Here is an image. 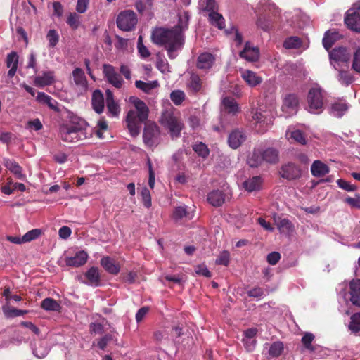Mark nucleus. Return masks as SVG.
Listing matches in <instances>:
<instances>
[{
    "instance_id": "obj_62",
    "label": "nucleus",
    "mask_w": 360,
    "mask_h": 360,
    "mask_svg": "<svg viewBox=\"0 0 360 360\" xmlns=\"http://www.w3.org/2000/svg\"><path fill=\"white\" fill-rule=\"evenodd\" d=\"M195 272L198 275L203 276L207 278H210L212 276L211 272L205 264L196 266L195 267Z\"/></svg>"
},
{
    "instance_id": "obj_50",
    "label": "nucleus",
    "mask_w": 360,
    "mask_h": 360,
    "mask_svg": "<svg viewBox=\"0 0 360 360\" xmlns=\"http://www.w3.org/2000/svg\"><path fill=\"white\" fill-rule=\"evenodd\" d=\"M186 95L183 91L174 90L170 94V99L176 105H180L185 100Z\"/></svg>"
},
{
    "instance_id": "obj_22",
    "label": "nucleus",
    "mask_w": 360,
    "mask_h": 360,
    "mask_svg": "<svg viewBox=\"0 0 360 360\" xmlns=\"http://www.w3.org/2000/svg\"><path fill=\"white\" fill-rule=\"evenodd\" d=\"M207 200L214 207H220L225 202V194L219 190H214L209 193Z\"/></svg>"
},
{
    "instance_id": "obj_51",
    "label": "nucleus",
    "mask_w": 360,
    "mask_h": 360,
    "mask_svg": "<svg viewBox=\"0 0 360 360\" xmlns=\"http://www.w3.org/2000/svg\"><path fill=\"white\" fill-rule=\"evenodd\" d=\"M193 150L198 153L199 156H201L203 158H206L210 153L207 146L202 142L194 144L193 146Z\"/></svg>"
},
{
    "instance_id": "obj_35",
    "label": "nucleus",
    "mask_w": 360,
    "mask_h": 360,
    "mask_svg": "<svg viewBox=\"0 0 360 360\" xmlns=\"http://www.w3.org/2000/svg\"><path fill=\"white\" fill-rule=\"evenodd\" d=\"M224 110L229 113L236 114L239 112V107L233 98L225 97L222 100Z\"/></svg>"
},
{
    "instance_id": "obj_59",
    "label": "nucleus",
    "mask_w": 360,
    "mask_h": 360,
    "mask_svg": "<svg viewBox=\"0 0 360 360\" xmlns=\"http://www.w3.org/2000/svg\"><path fill=\"white\" fill-rule=\"evenodd\" d=\"M49 40V45L54 47L59 41V35L55 30H50L46 36Z\"/></svg>"
},
{
    "instance_id": "obj_4",
    "label": "nucleus",
    "mask_w": 360,
    "mask_h": 360,
    "mask_svg": "<svg viewBox=\"0 0 360 360\" xmlns=\"http://www.w3.org/2000/svg\"><path fill=\"white\" fill-rule=\"evenodd\" d=\"M323 94L320 87L311 88L307 95L309 111L312 113H319L323 105Z\"/></svg>"
},
{
    "instance_id": "obj_6",
    "label": "nucleus",
    "mask_w": 360,
    "mask_h": 360,
    "mask_svg": "<svg viewBox=\"0 0 360 360\" xmlns=\"http://www.w3.org/2000/svg\"><path fill=\"white\" fill-rule=\"evenodd\" d=\"M136 23V14L131 11H122L117 18V25L123 31H130Z\"/></svg>"
},
{
    "instance_id": "obj_31",
    "label": "nucleus",
    "mask_w": 360,
    "mask_h": 360,
    "mask_svg": "<svg viewBox=\"0 0 360 360\" xmlns=\"http://www.w3.org/2000/svg\"><path fill=\"white\" fill-rule=\"evenodd\" d=\"M340 38V34L335 32L328 31L323 38V45L328 51L334 43Z\"/></svg>"
},
{
    "instance_id": "obj_24",
    "label": "nucleus",
    "mask_w": 360,
    "mask_h": 360,
    "mask_svg": "<svg viewBox=\"0 0 360 360\" xmlns=\"http://www.w3.org/2000/svg\"><path fill=\"white\" fill-rule=\"evenodd\" d=\"M36 100L39 103L47 105L50 109L55 112H59L60 110L58 107V102L44 92H38Z\"/></svg>"
},
{
    "instance_id": "obj_40",
    "label": "nucleus",
    "mask_w": 360,
    "mask_h": 360,
    "mask_svg": "<svg viewBox=\"0 0 360 360\" xmlns=\"http://www.w3.org/2000/svg\"><path fill=\"white\" fill-rule=\"evenodd\" d=\"M262 162V150H254L248 158V164L251 167H257Z\"/></svg>"
},
{
    "instance_id": "obj_34",
    "label": "nucleus",
    "mask_w": 360,
    "mask_h": 360,
    "mask_svg": "<svg viewBox=\"0 0 360 360\" xmlns=\"http://www.w3.org/2000/svg\"><path fill=\"white\" fill-rule=\"evenodd\" d=\"M242 77L251 86H255L262 82V78L250 70L243 71Z\"/></svg>"
},
{
    "instance_id": "obj_39",
    "label": "nucleus",
    "mask_w": 360,
    "mask_h": 360,
    "mask_svg": "<svg viewBox=\"0 0 360 360\" xmlns=\"http://www.w3.org/2000/svg\"><path fill=\"white\" fill-rule=\"evenodd\" d=\"M209 20L212 25L217 27L219 29L222 30L224 27V19L222 15L215 11L209 13Z\"/></svg>"
},
{
    "instance_id": "obj_52",
    "label": "nucleus",
    "mask_w": 360,
    "mask_h": 360,
    "mask_svg": "<svg viewBox=\"0 0 360 360\" xmlns=\"http://www.w3.org/2000/svg\"><path fill=\"white\" fill-rule=\"evenodd\" d=\"M286 136L288 139H292L302 145L306 144L305 137L300 130H296L291 132L288 131L286 133Z\"/></svg>"
},
{
    "instance_id": "obj_15",
    "label": "nucleus",
    "mask_w": 360,
    "mask_h": 360,
    "mask_svg": "<svg viewBox=\"0 0 360 360\" xmlns=\"http://www.w3.org/2000/svg\"><path fill=\"white\" fill-rule=\"evenodd\" d=\"M127 127L131 136H136L140 132L141 124L138 118H136V112L129 110L127 116Z\"/></svg>"
},
{
    "instance_id": "obj_53",
    "label": "nucleus",
    "mask_w": 360,
    "mask_h": 360,
    "mask_svg": "<svg viewBox=\"0 0 360 360\" xmlns=\"http://www.w3.org/2000/svg\"><path fill=\"white\" fill-rule=\"evenodd\" d=\"M262 181H243L242 187L248 192L259 191L262 188Z\"/></svg>"
},
{
    "instance_id": "obj_16",
    "label": "nucleus",
    "mask_w": 360,
    "mask_h": 360,
    "mask_svg": "<svg viewBox=\"0 0 360 360\" xmlns=\"http://www.w3.org/2000/svg\"><path fill=\"white\" fill-rule=\"evenodd\" d=\"M348 110V105L345 100L338 99L334 101L330 107V114L336 117H341Z\"/></svg>"
},
{
    "instance_id": "obj_2",
    "label": "nucleus",
    "mask_w": 360,
    "mask_h": 360,
    "mask_svg": "<svg viewBox=\"0 0 360 360\" xmlns=\"http://www.w3.org/2000/svg\"><path fill=\"white\" fill-rule=\"evenodd\" d=\"M89 124L84 120H79L77 122L63 124L60 128L61 139L65 142H76L92 136V130L87 132Z\"/></svg>"
},
{
    "instance_id": "obj_64",
    "label": "nucleus",
    "mask_w": 360,
    "mask_h": 360,
    "mask_svg": "<svg viewBox=\"0 0 360 360\" xmlns=\"http://www.w3.org/2000/svg\"><path fill=\"white\" fill-rule=\"evenodd\" d=\"M352 68L360 74V51H356L353 57Z\"/></svg>"
},
{
    "instance_id": "obj_44",
    "label": "nucleus",
    "mask_w": 360,
    "mask_h": 360,
    "mask_svg": "<svg viewBox=\"0 0 360 360\" xmlns=\"http://www.w3.org/2000/svg\"><path fill=\"white\" fill-rule=\"evenodd\" d=\"M348 328L354 333L360 331V312L354 313L351 316Z\"/></svg>"
},
{
    "instance_id": "obj_55",
    "label": "nucleus",
    "mask_w": 360,
    "mask_h": 360,
    "mask_svg": "<svg viewBox=\"0 0 360 360\" xmlns=\"http://www.w3.org/2000/svg\"><path fill=\"white\" fill-rule=\"evenodd\" d=\"M141 196L143 205L147 208L150 207L152 203L151 195L149 189L146 187L142 188L141 191Z\"/></svg>"
},
{
    "instance_id": "obj_38",
    "label": "nucleus",
    "mask_w": 360,
    "mask_h": 360,
    "mask_svg": "<svg viewBox=\"0 0 360 360\" xmlns=\"http://www.w3.org/2000/svg\"><path fill=\"white\" fill-rule=\"evenodd\" d=\"M172 219L175 221H178L183 218L191 219V217L189 216V212L187 211L186 205L179 206L174 208L172 215Z\"/></svg>"
},
{
    "instance_id": "obj_42",
    "label": "nucleus",
    "mask_w": 360,
    "mask_h": 360,
    "mask_svg": "<svg viewBox=\"0 0 360 360\" xmlns=\"http://www.w3.org/2000/svg\"><path fill=\"white\" fill-rule=\"evenodd\" d=\"M135 86L143 92L149 94L153 89L158 86V82L157 81L145 82L141 80H137L135 82Z\"/></svg>"
},
{
    "instance_id": "obj_45",
    "label": "nucleus",
    "mask_w": 360,
    "mask_h": 360,
    "mask_svg": "<svg viewBox=\"0 0 360 360\" xmlns=\"http://www.w3.org/2000/svg\"><path fill=\"white\" fill-rule=\"evenodd\" d=\"M338 79L340 82L345 85L352 84L354 80L353 75L349 71L344 70H339Z\"/></svg>"
},
{
    "instance_id": "obj_11",
    "label": "nucleus",
    "mask_w": 360,
    "mask_h": 360,
    "mask_svg": "<svg viewBox=\"0 0 360 360\" xmlns=\"http://www.w3.org/2000/svg\"><path fill=\"white\" fill-rule=\"evenodd\" d=\"M350 51L343 46L334 48L329 52L330 63H347L350 58Z\"/></svg>"
},
{
    "instance_id": "obj_1",
    "label": "nucleus",
    "mask_w": 360,
    "mask_h": 360,
    "mask_svg": "<svg viewBox=\"0 0 360 360\" xmlns=\"http://www.w3.org/2000/svg\"><path fill=\"white\" fill-rule=\"evenodd\" d=\"M153 43L164 46L170 59L177 57L184 44V36L178 28L155 30L152 34Z\"/></svg>"
},
{
    "instance_id": "obj_57",
    "label": "nucleus",
    "mask_w": 360,
    "mask_h": 360,
    "mask_svg": "<svg viewBox=\"0 0 360 360\" xmlns=\"http://www.w3.org/2000/svg\"><path fill=\"white\" fill-rule=\"evenodd\" d=\"M230 260V254L228 251L224 250L219 254L216 259V264L228 266Z\"/></svg>"
},
{
    "instance_id": "obj_37",
    "label": "nucleus",
    "mask_w": 360,
    "mask_h": 360,
    "mask_svg": "<svg viewBox=\"0 0 360 360\" xmlns=\"http://www.w3.org/2000/svg\"><path fill=\"white\" fill-rule=\"evenodd\" d=\"M4 162L6 168L15 174V178H23V175L21 173V167L17 162L11 159H4Z\"/></svg>"
},
{
    "instance_id": "obj_54",
    "label": "nucleus",
    "mask_w": 360,
    "mask_h": 360,
    "mask_svg": "<svg viewBox=\"0 0 360 360\" xmlns=\"http://www.w3.org/2000/svg\"><path fill=\"white\" fill-rule=\"evenodd\" d=\"M80 18L81 17L76 13H70L68 17L67 23L72 29L76 30L80 25Z\"/></svg>"
},
{
    "instance_id": "obj_19",
    "label": "nucleus",
    "mask_w": 360,
    "mask_h": 360,
    "mask_svg": "<svg viewBox=\"0 0 360 360\" xmlns=\"http://www.w3.org/2000/svg\"><path fill=\"white\" fill-rule=\"evenodd\" d=\"M259 49L257 47L252 46L250 42H247L242 51L240 52V56L248 61H256L259 58Z\"/></svg>"
},
{
    "instance_id": "obj_25",
    "label": "nucleus",
    "mask_w": 360,
    "mask_h": 360,
    "mask_svg": "<svg viewBox=\"0 0 360 360\" xmlns=\"http://www.w3.org/2000/svg\"><path fill=\"white\" fill-rule=\"evenodd\" d=\"M6 66L10 68L8 72V76L13 77L16 73V70L18 65V55L16 52L12 51L10 53L6 58Z\"/></svg>"
},
{
    "instance_id": "obj_14",
    "label": "nucleus",
    "mask_w": 360,
    "mask_h": 360,
    "mask_svg": "<svg viewBox=\"0 0 360 360\" xmlns=\"http://www.w3.org/2000/svg\"><path fill=\"white\" fill-rule=\"evenodd\" d=\"M89 255L84 250L77 252L73 257H68L65 259V264L71 267H79L86 264Z\"/></svg>"
},
{
    "instance_id": "obj_60",
    "label": "nucleus",
    "mask_w": 360,
    "mask_h": 360,
    "mask_svg": "<svg viewBox=\"0 0 360 360\" xmlns=\"http://www.w3.org/2000/svg\"><path fill=\"white\" fill-rule=\"evenodd\" d=\"M200 6L202 10L210 13L215 10L216 3L214 0H200Z\"/></svg>"
},
{
    "instance_id": "obj_56",
    "label": "nucleus",
    "mask_w": 360,
    "mask_h": 360,
    "mask_svg": "<svg viewBox=\"0 0 360 360\" xmlns=\"http://www.w3.org/2000/svg\"><path fill=\"white\" fill-rule=\"evenodd\" d=\"M41 233L42 231L40 229H34L27 232L22 236V240H24L25 243L32 241L37 238L41 234Z\"/></svg>"
},
{
    "instance_id": "obj_58",
    "label": "nucleus",
    "mask_w": 360,
    "mask_h": 360,
    "mask_svg": "<svg viewBox=\"0 0 360 360\" xmlns=\"http://www.w3.org/2000/svg\"><path fill=\"white\" fill-rule=\"evenodd\" d=\"M301 41L298 37H291L287 39L283 44V46L286 49H295L300 46Z\"/></svg>"
},
{
    "instance_id": "obj_17",
    "label": "nucleus",
    "mask_w": 360,
    "mask_h": 360,
    "mask_svg": "<svg viewBox=\"0 0 360 360\" xmlns=\"http://www.w3.org/2000/svg\"><path fill=\"white\" fill-rule=\"evenodd\" d=\"M246 135L242 130H234L229 136L228 143L233 149L238 148L245 140Z\"/></svg>"
},
{
    "instance_id": "obj_29",
    "label": "nucleus",
    "mask_w": 360,
    "mask_h": 360,
    "mask_svg": "<svg viewBox=\"0 0 360 360\" xmlns=\"http://www.w3.org/2000/svg\"><path fill=\"white\" fill-rule=\"evenodd\" d=\"M92 106L97 113L103 112L104 108V98L100 90H95L92 95Z\"/></svg>"
},
{
    "instance_id": "obj_21",
    "label": "nucleus",
    "mask_w": 360,
    "mask_h": 360,
    "mask_svg": "<svg viewBox=\"0 0 360 360\" xmlns=\"http://www.w3.org/2000/svg\"><path fill=\"white\" fill-rule=\"evenodd\" d=\"M54 82L53 72L51 71L43 72L41 75L37 76L34 79V84L38 87H44L53 84Z\"/></svg>"
},
{
    "instance_id": "obj_20",
    "label": "nucleus",
    "mask_w": 360,
    "mask_h": 360,
    "mask_svg": "<svg viewBox=\"0 0 360 360\" xmlns=\"http://www.w3.org/2000/svg\"><path fill=\"white\" fill-rule=\"evenodd\" d=\"M350 301L352 303L360 307V280H352L349 283Z\"/></svg>"
},
{
    "instance_id": "obj_10",
    "label": "nucleus",
    "mask_w": 360,
    "mask_h": 360,
    "mask_svg": "<svg viewBox=\"0 0 360 360\" xmlns=\"http://www.w3.org/2000/svg\"><path fill=\"white\" fill-rule=\"evenodd\" d=\"M281 177L288 180H295L302 176V170L292 162L282 165L279 171Z\"/></svg>"
},
{
    "instance_id": "obj_43",
    "label": "nucleus",
    "mask_w": 360,
    "mask_h": 360,
    "mask_svg": "<svg viewBox=\"0 0 360 360\" xmlns=\"http://www.w3.org/2000/svg\"><path fill=\"white\" fill-rule=\"evenodd\" d=\"M189 20V14L187 11H183L179 13L178 25L174 28H178V30L183 33V31L188 27V22Z\"/></svg>"
},
{
    "instance_id": "obj_27",
    "label": "nucleus",
    "mask_w": 360,
    "mask_h": 360,
    "mask_svg": "<svg viewBox=\"0 0 360 360\" xmlns=\"http://www.w3.org/2000/svg\"><path fill=\"white\" fill-rule=\"evenodd\" d=\"M263 162L269 164H276L279 162V152L274 148H268L262 151Z\"/></svg>"
},
{
    "instance_id": "obj_13",
    "label": "nucleus",
    "mask_w": 360,
    "mask_h": 360,
    "mask_svg": "<svg viewBox=\"0 0 360 360\" xmlns=\"http://www.w3.org/2000/svg\"><path fill=\"white\" fill-rule=\"evenodd\" d=\"M130 101L135 107V110H132L136 112V118H138L140 122L146 120L148 116V108L146 103L136 97H131Z\"/></svg>"
},
{
    "instance_id": "obj_33",
    "label": "nucleus",
    "mask_w": 360,
    "mask_h": 360,
    "mask_svg": "<svg viewBox=\"0 0 360 360\" xmlns=\"http://www.w3.org/2000/svg\"><path fill=\"white\" fill-rule=\"evenodd\" d=\"M74 82L77 86L86 88L87 86V80L84 71L79 68H75L72 72Z\"/></svg>"
},
{
    "instance_id": "obj_36",
    "label": "nucleus",
    "mask_w": 360,
    "mask_h": 360,
    "mask_svg": "<svg viewBox=\"0 0 360 360\" xmlns=\"http://www.w3.org/2000/svg\"><path fill=\"white\" fill-rule=\"evenodd\" d=\"M41 307L46 311H60L61 307L60 304L53 298L47 297L41 302Z\"/></svg>"
},
{
    "instance_id": "obj_49",
    "label": "nucleus",
    "mask_w": 360,
    "mask_h": 360,
    "mask_svg": "<svg viewBox=\"0 0 360 360\" xmlns=\"http://www.w3.org/2000/svg\"><path fill=\"white\" fill-rule=\"evenodd\" d=\"M314 340V335L311 333H306L302 338V343L306 349L311 352L315 351V347L311 345Z\"/></svg>"
},
{
    "instance_id": "obj_41",
    "label": "nucleus",
    "mask_w": 360,
    "mask_h": 360,
    "mask_svg": "<svg viewBox=\"0 0 360 360\" xmlns=\"http://www.w3.org/2000/svg\"><path fill=\"white\" fill-rule=\"evenodd\" d=\"M284 350V345L281 341L273 342L269 349V355L272 358H276L281 355Z\"/></svg>"
},
{
    "instance_id": "obj_28",
    "label": "nucleus",
    "mask_w": 360,
    "mask_h": 360,
    "mask_svg": "<svg viewBox=\"0 0 360 360\" xmlns=\"http://www.w3.org/2000/svg\"><path fill=\"white\" fill-rule=\"evenodd\" d=\"M214 60V58L211 53H203L198 58L197 67L202 70L209 69L212 67Z\"/></svg>"
},
{
    "instance_id": "obj_12",
    "label": "nucleus",
    "mask_w": 360,
    "mask_h": 360,
    "mask_svg": "<svg viewBox=\"0 0 360 360\" xmlns=\"http://www.w3.org/2000/svg\"><path fill=\"white\" fill-rule=\"evenodd\" d=\"M298 99L294 94L287 95L283 102L281 110L286 117L295 115L297 111Z\"/></svg>"
},
{
    "instance_id": "obj_7",
    "label": "nucleus",
    "mask_w": 360,
    "mask_h": 360,
    "mask_svg": "<svg viewBox=\"0 0 360 360\" xmlns=\"http://www.w3.org/2000/svg\"><path fill=\"white\" fill-rule=\"evenodd\" d=\"M345 22L352 31L360 32V6L354 5L347 11Z\"/></svg>"
},
{
    "instance_id": "obj_18",
    "label": "nucleus",
    "mask_w": 360,
    "mask_h": 360,
    "mask_svg": "<svg viewBox=\"0 0 360 360\" xmlns=\"http://www.w3.org/2000/svg\"><path fill=\"white\" fill-rule=\"evenodd\" d=\"M101 265L109 274L117 275L120 271V266L116 261L108 256L103 257L101 259Z\"/></svg>"
},
{
    "instance_id": "obj_26",
    "label": "nucleus",
    "mask_w": 360,
    "mask_h": 360,
    "mask_svg": "<svg viewBox=\"0 0 360 360\" xmlns=\"http://www.w3.org/2000/svg\"><path fill=\"white\" fill-rule=\"evenodd\" d=\"M85 277L87 279L86 283L88 285L93 286H98L101 283V276L99 274L98 267H91L86 273Z\"/></svg>"
},
{
    "instance_id": "obj_5",
    "label": "nucleus",
    "mask_w": 360,
    "mask_h": 360,
    "mask_svg": "<svg viewBox=\"0 0 360 360\" xmlns=\"http://www.w3.org/2000/svg\"><path fill=\"white\" fill-rule=\"evenodd\" d=\"M252 122L255 125V129L258 133L263 134L267 131L268 127L271 124L270 117H268L266 112L261 109H252L250 112Z\"/></svg>"
},
{
    "instance_id": "obj_63",
    "label": "nucleus",
    "mask_w": 360,
    "mask_h": 360,
    "mask_svg": "<svg viewBox=\"0 0 360 360\" xmlns=\"http://www.w3.org/2000/svg\"><path fill=\"white\" fill-rule=\"evenodd\" d=\"M281 259V254L278 252H272L267 255L266 260L270 265H276Z\"/></svg>"
},
{
    "instance_id": "obj_48",
    "label": "nucleus",
    "mask_w": 360,
    "mask_h": 360,
    "mask_svg": "<svg viewBox=\"0 0 360 360\" xmlns=\"http://www.w3.org/2000/svg\"><path fill=\"white\" fill-rule=\"evenodd\" d=\"M112 341H115L117 343V339L115 337L114 335L111 333H107L104 335L101 338H100L97 342V346L99 349L104 350L108 343Z\"/></svg>"
},
{
    "instance_id": "obj_30",
    "label": "nucleus",
    "mask_w": 360,
    "mask_h": 360,
    "mask_svg": "<svg viewBox=\"0 0 360 360\" xmlns=\"http://www.w3.org/2000/svg\"><path fill=\"white\" fill-rule=\"evenodd\" d=\"M106 105L108 110L113 116H117L120 112L118 104L114 101L112 92L108 89L105 91Z\"/></svg>"
},
{
    "instance_id": "obj_61",
    "label": "nucleus",
    "mask_w": 360,
    "mask_h": 360,
    "mask_svg": "<svg viewBox=\"0 0 360 360\" xmlns=\"http://www.w3.org/2000/svg\"><path fill=\"white\" fill-rule=\"evenodd\" d=\"M166 339H167V334L165 330H157L153 333V340L158 344Z\"/></svg>"
},
{
    "instance_id": "obj_23",
    "label": "nucleus",
    "mask_w": 360,
    "mask_h": 360,
    "mask_svg": "<svg viewBox=\"0 0 360 360\" xmlns=\"http://www.w3.org/2000/svg\"><path fill=\"white\" fill-rule=\"evenodd\" d=\"M311 172L314 176L320 178L329 172V168L321 160H315L311 166Z\"/></svg>"
},
{
    "instance_id": "obj_8",
    "label": "nucleus",
    "mask_w": 360,
    "mask_h": 360,
    "mask_svg": "<svg viewBox=\"0 0 360 360\" xmlns=\"http://www.w3.org/2000/svg\"><path fill=\"white\" fill-rule=\"evenodd\" d=\"M103 72L107 81L114 87L120 89L122 86L124 80L112 65L104 64Z\"/></svg>"
},
{
    "instance_id": "obj_9",
    "label": "nucleus",
    "mask_w": 360,
    "mask_h": 360,
    "mask_svg": "<svg viewBox=\"0 0 360 360\" xmlns=\"http://www.w3.org/2000/svg\"><path fill=\"white\" fill-rule=\"evenodd\" d=\"M160 135L159 127L154 123H146L143 130V139L148 146L156 144Z\"/></svg>"
},
{
    "instance_id": "obj_47",
    "label": "nucleus",
    "mask_w": 360,
    "mask_h": 360,
    "mask_svg": "<svg viewBox=\"0 0 360 360\" xmlns=\"http://www.w3.org/2000/svg\"><path fill=\"white\" fill-rule=\"evenodd\" d=\"M278 229L281 231H292L293 230V225L290 220L288 219H281L275 220Z\"/></svg>"
},
{
    "instance_id": "obj_32",
    "label": "nucleus",
    "mask_w": 360,
    "mask_h": 360,
    "mask_svg": "<svg viewBox=\"0 0 360 360\" xmlns=\"http://www.w3.org/2000/svg\"><path fill=\"white\" fill-rule=\"evenodd\" d=\"M2 311L7 319L23 316L28 313L27 310L18 309L10 307L8 304L4 305L2 307Z\"/></svg>"
},
{
    "instance_id": "obj_3",
    "label": "nucleus",
    "mask_w": 360,
    "mask_h": 360,
    "mask_svg": "<svg viewBox=\"0 0 360 360\" xmlns=\"http://www.w3.org/2000/svg\"><path fill=\"white\" fill-rule=\"evenodd\" d=\"M162 125L166 127L172 139L178 138L184 128V123L179 111L171 108L162 112L160 118Z\"/></svg>"
},
{
    "instance_id": "obj_46",
    "label": "nucleus",
    "mask_w": 360,
    "mask_h": 360,
    "mask_svg": "<svg viewBox=\"0 0 360 360\" xmlns=\"http://www.w3.org/2000/svg\"><path fill=\"white\" fill-rule=\"evenodd\" d=\"M189 89L194 92H198L202 88V81L198 75L193 74L188 84Z\"/></svg>"
}]
</instances>
